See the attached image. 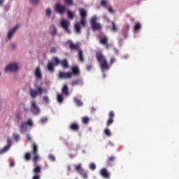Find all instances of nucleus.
Here are the masks:
<instances>
[{"mask_svg":"<svg viewBox=\"0 0 179 179\" xmlns=\"http://www.w3.org/2000/svg\"><path fill=\"white\" fill-rule=\"evenodd\" d=\"M97 20H98V18L96 15H94L90 20L91 29L93 30V31H97L101 29H102L101 24H100V22H97Z\"/></svg>","mask_w":179,"mask_h":179,"instance_id":"obj_4","label":"nucleus"},{"mask_svg":"<svg viewBox=\"0 0 179 179\" xmlns=\"http://www.w3.org/2000/svg\"><path fill=\"white\" fill-rule=\"evenodd\" d=\"M35 76L36 79H41L43 78V74H41V70L40 67H37L35 71Z\"/></svg>","mask_w":179,"mask_h":179,"instance_id":"obj_24","label":"nucleus"},{"mask_svg":"<svg viewBox=\"0 0 179 179\" xmlns=\"http://www.w3.org/2000/svg\"><path fill=\"white\" fill-rule=\"evenodd\" d=\"M57 101L58 103H64V95L62 94H57Z\"/></svg>","mask_w":179,"mask_h":179,"instance_id":"obj_31","label":"nucleus"},{"mask_svg":"<svg viewBox=\"0 0 179 179\" xmlns=\"http://www.w3.org/2000/svg\"><path fill=\"white\" fill-rule=\"evenodd\" d=\"M111 24H112V28H111V30L112 31H118V27H117V24H115V22L114 21H113L111 22Z\"/></svg>","mask_w":179,"mask_h":179,"instance_id":"obj_32","label":"nucleus"},{"mask_svg":"<svg viewBox=\"0 0 179 179\" xmlns=\"http://www.w3.org/2000/svg\"><path fill=\"white\" fill-rule=\"evenodd\" d=\"M75 170L83 177L84 179H87V172L82 167V164L75 165Z\"/></svg>","mask_w":179,"mask_h":179,"instance_id":"obj_6","label":"nucleus"},{"mask_svg":"<svg viewBox=\"0 0 179 179\" xmlns=\"http://www.w3.org/2000/svg\"><path fill=\"white\" fill-rule=\"evenodd\" d=\"M27 138L28 139V141H29L30 142H31V136L29 134L27 135Z\"/></svg>","mask_w":179,"mask_h":179,"instance_id":"obj_52","label":"nucleus"},{"mask_svg":"<svg viewBox=\"0 0 179 179\" xmlns=\"http://www.w3.org/2000/svg\"><path fill=\"white\" fill-rule=\"evenodd\" d=\"M114 62H115V58L111 57L110 60V64L113 65V64H114Z\"/></svg>","mask_w":179,"mask_h":179,"instance_id":"obj_49","label":"nucleus"},{"mask_svg":"<svg viewBox=\"0 0 179 179\" xmlns=\"http://www.w3.org/2000/svg\"><path fill=\"white\" fill-rule=\"evenodd\" d=\"M121 41H122V39H120V43H121Z\"/></svg>","mask_w":179,"mask_h":179,"instance_id":"obj_60","label":"nucleus"},{"mask_svg":"<svg viewBox=\"0 0 179 179\" xmlns=\"http://www.w3.org/2000/svg\"><path fill=\"white\" fill-rule=\"evenodd\" d=\"M90 170H94L96 169V164L91 163L90 164Z\"/></svg>","mask_w":179,"mask_h":179,"instance_id":"obj_42","label":"nucleus"},{"mask_svg":"<svg viewBox=\"0 0 179 179\" xmlns=\"http://www.w3.org/2000/svg\"><path fill=\"white\" fill-rule=\"evenodd\" d=\"M17 64L16 63H13L7 66L5 69L6 72H16L18 69Z\"/></svg>","mask_w":179,"mask_h":179,"instance_id":"obj_11","label":"nucleus"},{"mask_svg":"<svg viewBox=\"0 0 179 179\" xmlns=\"http://www.w3.org/2000/svg\"><path fill=\"white\" fill-rule=\"evenodd\" d=\"M0 76H1V73H0Z\"/></svg>","mask_w":179,"mask_h":179,"instance_id":"obj_61","label":"nucleus"},{"mask_svg":"<svg viewBox=\"0 0 179 179\" xmlns=\"http://www.w3.org/2000/svg\"><path fill=\"white\" fill-rule=\"evenodd\" d=\"M72 86H78V85H83V81H82L81 79L76 80L74 81H72L71 83Z\"/></svg>","mask_w":179,"mask_h":179,"instance_id":"obj_26","label":"nucleus"},{"mask_svg":"<svg viewBox=\"0 0 179 179\" xmlns=\"http://www.w3.org/2000/svg\"><path fill=\"white\" fill-rule=\"evenodd\" d=\"M115 159H117V157L115 156L109 157L106 161V164H108V166H111V164L115 162Z\"/></svg>","mask_w":179,"mask_h":179,"instance_id":"obj_25","label":"nucleus"},{"mask_svg":"<svg viewBox=\"0 0 179 179\" xmlns=\"http://www.w3.org/2000/svg\"><path fill=\"white\" fill-rule=\"evenodd\" d=\"M48 157H49L50 160H51L52 162H55V156L50 154V155H49Z\"/></svg>","mask_w":179,"mask_h":179,"instance_id":"obj_44","label":"nucleus"},{"mask_svg":"<svg viewBox=\"0 0 179 179\" xmlns=\"http://www.w3.org/2000/svg\"><path fill=\"white\" fill-rule=\"evenodd\" d=\"M93 68V66L92 64H88L86 66L87 71H92V69Z\"/></svg>","mask_w":179,"mask_h":179,"instance_id":"obj_47","label":"nucleus"},{"mask_svg":"<svg viewBox=\"0 0 179 179\" xmlns=\"http://www.w3.org/2000/svg\"><path fill=\"white\" fill-rule=\"evenodd\" d=\"M34 176L32 179H40V174H41V166L36 165L35 168L33 170Z\"/></svg>","mask_w":179,"mask_h":179,"instance_id":"obj_9","label":"nucleus"},{"mask_svg":"<svg viewBox=\"0 0 179 179\" xmlns=\"http://www.w3.org/2000/svg\"><path fill=\"white\" fill-rule=\"evenodd\" d=\"M19 27V25H16L15 27H13L11 30L9 31L8 34V38H12L13 37V34H15V31L17 30Z\"/></svg>","mask_w":179,"mask_h":179,"instance_id":"obj_22","label":"nucleus"},{"mask_svg":"<svg viewBox=\"0 0 179 179\" xmlns=\"http://www.w3.org/2000/svg\"><path fill=\"white\" fill-rule=\"evenodd\" d=\"M3 2H4L3 0H0V6H3Z\"/></svg>","mask_w":179,"mask_h":179,"instance_id":"obj_56","label":"nucleus"},{"mask_svg":"<svg viewBox=\"0 0 179 179\" xmlns=\"http://www.w3.org/2000/svg\"><path fill=\"white\" fill-rule=\"evenodd\" d=\"M67 44L69 45L70 50H75L76 51H79V48H80V44L79 43H73L72 41H68Z\"/></svg>","mask_w":179,"mask_h":179,"instance_id":"obj_15","label":"nucleus"},{"mask_svg":"<svg viewBox=\"0 0 179 179\" xmlns=\"http://www.w3.org/2000/svg\"><path fill=\"white\" fill-rule=\"evenodd\" d=\"M99 43L104 45L106 48H110V45L108 44V37L107 36H102L99 37Z\"/></svg>","mask_w":179,"mask_h":179,"instance_id":"obj_10","label":"nucleus"},{"mask_svg":"<svg viewBox=\"0 0 179 179\" xmlns=\"http://www.w3.org/2000/svg\"><path fill=\"white\" fill-rule=\"evenodd\" d=\"M61 27L66 33H71V29H69V25L71 24V22L66 20H62L61 22Z\"/></svg>","mask_w":179,"mask_h":179,"instance_id":"obj_8","label":"nucleus"},{"mask_svg":"<svg viewBox=\"0 0 179 179\" xmlns=\"http://www.w3.org/2000/svg\"><path fill=\"white\" fill-rule=\"evenodd\" d=\"M43 101H44L45 103H50V99H48V96H45L43 97Z\"/></svg>","mask_w":179,"mask_h":179,"instance_id":"obj_46","label":"nucleus"},{"mask_svg":"<svg viewBox=\"0 0 179 179\" xmlns=\"http://www.w3.org/2000/svg\"><path fill=\"white\" fill-rule=\"evenodd\" d=\"M55 10L60 15H64V13H65V12L66 11V7H65V6L59 4V3H57L55 5Z\"/></svg>","mask_w":179,"mask_h":179,"instance_id":"obj_14","label":"nucleus"},{"mask_svg":"<svg viewBox=\"0 0 179 179\" xmlns=\"http://www.w3.org/2000/svg\"><path fill=\"white\" fill-rule=\"evenodd\" d=\"M74 102L76 103V106H78V107H80L82 106H83V103L82 102V101L76 97H74L73 99Z\"/></svg>","mask_w":179,"mask_h":179,"instance_id":"obj_28","label":"nucleus"},{"mask_svg":"<svg viewBox=\"0 0 179 179\" xmlns=\"http://www.w3.org/2000/svg\"><path fill=\"white\" fill-rule=\"evenodd\" d=\"M24 111H29V109L24 108Z\"/></svg>","mask_w":179,"mask_h":179,"instance_id":"obj_59","label":"nucleus"},{"mask_svg":"<svg viewBox=\"0 0 179 179\" xmlns=\"http://www.w3.org/2000/svg\"><path fill=\"white\" fill-rule=\"evenodd\" d=\"M10 146H12V140L8 138L7 141V145L3 148L0 150V155H3V153H6L9 149H10Z\"/></svg>","mask_w":179,"mask_h":179,"instance_id":"obj_16","label":"nucleus"},{"mask_svg":"<svg viewBox=\"0 0 179 179\" xmlns=\"http://www.w3.org/2000/svg\"><path fill=\"white\" fill-rule=\"evenodd\" d=\"M48 69L50 72H54V63L48 64Z\"/></svg>","mask_w":179,"mask_h":179,"instance_id":"obj_33","label":"nucleus"},{"mask_svg":"<svg viewBox=\"0 0 179 179\" xmlns=\"http://www.w3.org/2000/svg\"><path fill=\"white\" fill-rule=\"evenodd\" d=\"M24 159L26 162H30V160H31V153L26 152L24 155Z\"/></svg>","mask_w":179,"mask_h":179,"instance_id":"obj_30","label":"nucleus"},{"mask_svg":"<svg viewBox=\"0 0 179 179\" xmlns=\"http://www.w3.org/2000/svg\"><path fill=\"white\" fill-rule=\"evenodd\" d=\"M59 79H71L72 78V73L60 71L58 74Z\"/></svg>","mask_w":179,"mask_h":179,"instance_id":"obj_12","label":"nucleus"},{"mask_svg":"<svg viewBox=\"0 0 179 179\" xmlns=\"http://www.w3.org/2000/svg\"><path fill=\"white\" fill-rule=\"evenodd\" d=\"M66 5L69 6H72L73 5V0H64Z\"/></svg>","mask_w":179,"mask_h":179,"instance_id":"obj_36","label":"nucleus"},{"mask_svg":"<svg viewBox=\"0 0 179 179\" xmlns=\"http://www.w3.org/2000/svg\"><path fill=\"white\" fill-rule=\"evenodd\" d=\"M53 61L55 62V66H58V65H59V64H61V61L59 60V59H58V57H53Z\"/></svg>","mask_w":179,"mask_h":179,"instance_id":"obj_38","label":"nucleus"},{"mask_svg":"<svg viewBox=\"0 0 179 179\" xmlns=\"http://www.w3.org/2000/svg\"><path fill=\"white\" fill-rule=\"evenodd\" d=\"M78 58L80 62H85V58H83V51L81 50H78Z\"/></svg>","mask_w":179,"mask_h":179,"instance_id":"obj_27","label":"nucleus"},{"mask_svg":"<svg viewBox=\"0 0 179 179\" xmlns=\"http://www.w3.org/2000/svg\"><path fill=\"white\" fill-rule=\"evenodd\" d=\"M10 167H15V162L12 161V162L10 163Z\"/></svg>","mask_w":179,"mask_h":179,"instance_id":"obj_54","label":"nucleus"},{"mask_svg":"<svg viewBox=\"0 0 179 179\" xmlns=\"http://www.w3.org/2000/svg\"><path fill=\"white\" fill-rule=\"evenodd\" d=\"M27 127H33V120L31 119H28V120L26 122Z\"/></svg>","mask_w":179,"mask_h":179,"instance_id":"obj_39","label":"nucleus"},{"mask_svg":"<svg viewBox=\"0 0 179 179\" xmlns=\"http://www.w3.org/2000/svg\"><path fill=\"white\" fill-rule=\"evenodd\" d=\"M69 128L71 131H75L76 132H78L80 129L79 124H78L77 122L71 123Z\"/></svg>","mask_w":179,"mask_h":179,"instance_id":"obj_20","label":"nucleus"},{"mask_svg":"<svg viewBox=\"0 0 179 179\" xmlns=\"http://www.w3.org/2000/svg\"><path fill=\"white\" fill-rule=\"evenodd\" d=\"M31 153L34 156V162L35 163V164H36L37 162L40 160V156H38V146H37V144H36V143H32Z\"/></svg>","mask_w":179,"mask_h":179,"instance_id":"obj_5","label":"nucleus"},{"mask_svg":"<svg viewBox=\"0 0 179 179\" xmlns=\"http://www.w3.org/2000/svg\"><path fill=\"white\" fill-rule=\"evenodd\" d=\"M19 128L21 134L26 132L27 131V124H26V122H22Z\"/></svg>","mask_w":179,"mask_h":179,"instance_id":"obj_23","label":"nucleus"},{"mask_svg":"<svg viewBox=\"0 0 179 179\" xmlns=\"http://www.w3.org/2000/svg\"><path fill=\"white\" fill-rule=\"evenodd\" d=\"M114 117H115V113H114V111H110L108 114V120L106 122V127H110L114 124Z\"/></svg>","mask_w":179,"mask_h":179,"instance_id":"obj_13","label":"nucleus"},{"mask_svg":"<svg viewBox=\"0 0 179 179\" xmlns=\"http://www.w3.org/2000/svg\"><path fill=\"white\" fill-rule=\"evenodd\" d=\"M50 52H52V54H54V53L57 52V48H52L50 49Z\"/></svg>","mask_w":179,"mask_h":179,"instance_id":"obj_51","label":"nucleus"},{"mask_svg":"<svg viewBox=\"0 0 179 179\" xmlns=\"http://www.w3.org/2000/svg\"><path fill=\"white\" fill-rule=\"evenodd\" d=\"M60 65H62V67L63 69H68L69 68V64L68 63V59H64L60 62Z\"/></svg>","mask_w":179,"mask_h":179,"instance_id":"obj_21","label":"nucleus"},{"mask_svg":"<svg viewBox=\"0 0 179 179\" xmlns=\"http://www.w3.org/2000/svg\"><path fill=\"white\" fill-rule=\"evenodd\" d=\"M108 10L109 13H114V9L113 8V7H109Z\"/></svg>","mask_w":179,"mask_h":179,"instance_id":"obj_50","label":"nucleus"},{"mask_svg":"<svg viewBox=\"0 0 179 179\" xmlns=\"http://www.w3.org/2000/svg\"><path fill=\"white\" fill-rule=\"evenodd\" d=\"M31 111L32 114H35V115L40 114V108L37 106L36 101H31Z\"/></svg>","mask_w":179,"mask_h":179,"instance_id":"obj_7","label":"nucleus"},{"mask_svg":"<svg viewBox=\"0 0 179 179\" xmlns=\"http://www.w3.org/2000/svg\"><path fill=\"white\" fill-rule=\"evenodd\" d=\"M30 1L31 2H32V3H34V4L38 3V0H30Z\"/></svg>","mask_w":179,"mask_h":179,"instance_id":"obj_53","label":"nucleus"},{"mask_svg":"<svg viewBox=\"0 0 179 179\" xmlns=\"http://www.w3.org/2000/svg\"><path fill=\"white\" fill-rule=\"evenodd\" d=\"M71 73H72V75H74L75 76H79V75L80 73V71L79 70V67L78 66H73L71 68Z\"/></svg>","mask_w":179,"mask_h":179,"instance_id":"obj_18","label":"nucleus"},{"mask_svg":"<svg viewBox=\"0 0 179 179\" xmlns=\"http://www.w3.org/2000/svg\"><path fill=\"white\" fill-rule=\"evenodd\" d=\"M80 23L77 22L75 24V30L76 31V33H81L82 30L81 26H83V27H86V18L87 17V10H86V9L85 8H81L80 9Z\"/></svg>","mask_w":179,"mask_h":179,"instance_id":"obj_1","label":"nucleus"},{"mask_svg":"<svg viewBox=\"0 0 179 179\" xmlns=\"http://www.w3.org/2000/svg\"><path fill=\"white\" fill-rule=\"evenodd\" d=\"M90 121V119L87 116H85L82 117V122L83 124H85V125H87L89 124V122Z\"/></svg>","mask_w":179,"mask_h":179,"instance_id":"obj_29","label":"nucleus"},{"mask_svg":"<svg viewBox=\"0 0 179 179\" xmlns=\"http://www.w3.org/2000/svg\"><path fill=\"white\" fill-rule=\"evenodd\" d=\"M62 93L65 96H69V88L68 87V84H64L62 88Z\"/></svg>","mask_w":179,"mask_h":179,"instance_id":"obj_19","label":"nucleus"},{"mask_svg":"<svg viewBox=\"0 0 179 179\" xmlns=\"http://www.w3.org/2000/svg\"><path fill=\"white\" fill-rule=\"evenodd\" d=\"M67 16H68L69 19H71V20H73V17H74L73 12L68 10H67Z\"/></svg>","mask_w":179,"mask_h":179,"instance_id":"obj_34","label":"nucleus"},{"mask_svg":"<svg viewBox=\"0 0 179 179\" xmlns=\"http://www.w3.org/2000/svg\"><path fill=\"white\" fill-rule=\"evenodd\" d=\"M35 88L36 90L30 89L29 94L32 99H36L37 96H41L43 93H48L47 88H43L41 85H35Z\"/></svg>","mask_w":179,"mask_h":179,"instance_id":"obj_3","label":"nucleus"},{"mask_svg":"<svg viewBox=\"0 0 179 179\" xmlns=\"http://www.w3.org/2000/svg\"><path fill=\"white\" fill-rule=\"evenodd\" d=\"M11 47H13V48H15V47H16V45L15 43H12Z\"/></svg>","mask_w":179,"mask_h":179,"instance_id":"obj_58","label":"nucleus"},{"mask_svg":"<svg viewBox=\"0 0 179 179\" xmlns=\"http://www.w3.org/2000/svg\"><path fill=\"white\" fill-rule=\"evenodd\" d=\"M96 58L99 64V66L101 71H106L110 69V65L107 62V59L106 58V56L103 55V52L100 51L96 52Z\"/></svg>","mask_w":179,"mask_h":179,"instance_id":"obj_2","label":"nucleus"},{"mask_svg":"<svg viewBox=\"0 0 179 179\" xmlns=\"http://www.w3.org/2000/svg\"><path fill=\"white\" fill-rule=\"evenodd\" d=\"M127 36H128V34L127 33L123 34V37H124V38H127Z\"/></svg>","mask_w":179,"mask_h":179,"instance_id":"obj_57","label":"nucleus"},{"mask_svg":"<svg viewBox=\"0 0 179 179\" xmlns=\"http://www.w3.org/2000/svg\"><path fill=\"white\" fill-rule=\"evenodd\" d=\"M48 121V119L47 117H43L41 119L40 122L41 124H44V122H47Z\"/></svg>","mask_w":179,"mask_h":179,"instance_id":"obj_45","label":"nucleus"},{"mask_svg":"<svg viewBox=\"0 0 179 179\" xmlns=\"http://www.w3.org/2000/svg\"><path fill=\"white\" fill-rule=\"evenodd\" d=\"M46 15H47V16H51V9L48 8L46 10Z\"/></svg>","mask_w":179,"mask_h":179,"instance_id":"obj_48","label":"nucleus"},{"mask_svg":"<svg viewBox=\"0 0 179 179\" xmlns=\"http://www.w3.org/2000/svg\"><path fill=\"white\" fill-rule=\"evenodd\" d=\"M67 170H68V171H72V168L71 167V166H67Z\"/></svg>","mask_w":179,"mask_h":179,"instance_id":"obj_55","label":"nucleus"},{"mask_svg":"<svg viewBox=\"0 0 179 179\" xmlns=\"http://www.w3.org/2000/svg\"><path fill=\"white\" fill-rule=\"evenodd\" d=\"M100 6H107V1L106 0H101L100 2Z\"/></svg>","mask_w":179,"mask_h":179,"instance_id":"obj_40","label":"nucleus"},{"mask_svg":"<svg viewBox=\"0 0 179 179\" xmlns=\"http://www.w3.org/2000/svg\"><path fill=\"white\" fill-rule=\"evenodd\" d=\"M15 141H17L19 139H20V136L19 134H13Z\"/></svg>","mask_w":179,"mask_h":179,"instance_id":"obj_43","label":"nucleus"},{"mask_svg":"<svg viewBox=\"0 0 179 179\" xmlns=\"http://www.w3.org/2000/svg\"><path fill=\"white\" fill-rule=\"evenodd\" d=\"M141 23H136L134 26V31H138V30H141Z\"/></svg>","mask_w":179,"mask_h":179,"instance_id":"obj_35","label":"nucleus"},{"mask_svg":"<svg viewBox=\"0 0 179 179\" xmlns=\"http://www.w3.org/2000/svg\"><path fill=\"white\" fill-rule=\"evenodd\" d=\"M104 134L106 136H108V137L111 136V131L108 128L105 129Z\"/></svg>","mask_w":179,"mask_h":179,"instance_id":"obj_37","label":"nucleus"},{"mask_svg":"<svg viewBox=\"0 0 179 179\" xmlns=\"http://www.w3.org/2000/svg\"><path fill=\"white\" fill-rule=\"evenodd\" d=\"M53 31L52 32V36H55L57 34V27L55 25H52Z\"/></svg>","mask_w":179,"mask_h":179,"instance_id":"obj_41","label":"nucleus"},{"mask_svg":"<svg viewBox=\"0 0 179 179\" xmlns=\"http://www.w3.org/2000/svg\"><path fill=\"white\" fill-rule=\"evenodd\" d=\"M99 173H100V175L104 178H110V173H108V171H107V169L106 168L101 169Z\"/></svg>","mask_w":179,"mask_h":179,"instance_id":"obj_17","label":"nucleus"}]
</instances>
